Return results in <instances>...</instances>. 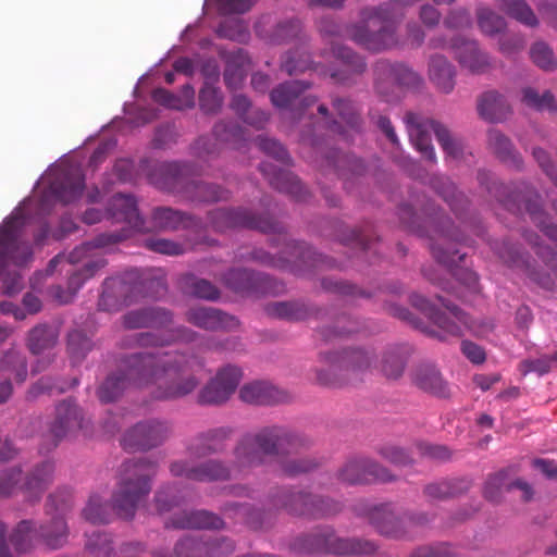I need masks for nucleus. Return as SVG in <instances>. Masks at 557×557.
<instances>
[{"label": "nucleus", "mask_w": 557, "mask_h": 557, "mask_svg": "<svg viewBox=\"0 0 557 557\" xmlns=\"http://www.w3.org/2000/svg\"><path fill=\"white\" fill-rule=\"evenodd\" d=\"M429 78L443 94H450L455 88L456 71L454 65L442 54L431 55L429 60Z\"/></svg>", "instance_id": "40"}, {"label": "nucleus", "mask_w": 557, "mask_h": 557, "mask_svg": "<svg viewBox=\"0 0 557 557\" xmlns=\"http://www.w3.org/2000/svg\"><path fill=\"white\" fill-rule=\"evenodd\" d=\"M39 542L51 549L64 546L69 537V527L62 516L53 517L49 522L38 525Z\"/></svg>", "instance_id": "48"}, {"label": "nucleus", "mask_w": 557, "mask_h": 557, "mask_svg": "<svg viewBox=\"0 0 557 557\" xmlns=\"http://www.w3.org/2000/svg\"><path fill=\"white\" fill-rule=\"evenodd\" d=\"M150 224V226L146 225L148 228L146 232L196 228L199 226L200 221L181 210L170 207H157L151 212Z\"/></svg>", "instance_id": "28"}, {"label": "nucleus", "mask_w": 557, "mask_h": 557, "mask_svg": "<svg viewBox=\"0 0 557 557\" xmlns=\"http://www.w3.org/2000/svg\"><path fill=\"white\" fill-rule=\"evenodd\" d=\"M211 226L218 232L231 228H249L262 233L282 234L284 226L270 215H256L246 208H219L209 212Z\"/></svg>", "instance_id": "14"}, {"label": "nucleus", "mask_w": 557, "mask_h": 557, "mask_svg": "<svg viewBox=\"0 0 557 557\" xmlns=\"http://www.w3.org/2000/svg\"><path fill=\"white\" fill-rule=\"evenodd\" d=\"M175 557H203V536H185L174 547Z\"/></svg>", "instance_id": "62"}, {"label": "nucleus", "mask_w": 557, "mask_h": 557, "mask_svg": "<svg viewBox=\"0 0 557 557\" xmlns=\"http://www.w3.org/2000/svg\"><path fill=\"white\" fill-rule=\"evenodd\" d=\"M202 173L194 162H157L149 180L159 189L182 194L191 201L218 202L231 197V191L220 185L196 181Z\"/></svg>", "instance_id": "5"}, {"label": "nucleus", "mask_w": 557, "mask_h": 557, "mask_svg": "<svg viewBox=\"0 0 557 557\" xmlns=\"http://www.w3.org/2000/svg\"><path fill=\"white\" fill-rule=\"evenodd\" d=\"M269 315L287 321H302L317 313L312 306L300 301H276L267 306Z\"/></svg>", "instance_id": "46"}, {"label": "nucleus", "mask_w": 557, "mask_h": 557, "mask_svg": "<svg viewBox=\"0 0 557 557\" xmlns=\"http://www.w3.org/2000/svg\"><path fill=\"white\" fill-rule=\"evenodd\" d=\"M169 469L173 476L196 482L227 481L234 478V471H244L235 466V460L231 467L221 459H208L198 463L190 460H175L170 463Z\"/></svg>", "instance_id": "17"}, {"label": "nucleus", "mask_w": 557, "mask_h": 557, "mask_svg": "<svg viewBox=\"0 0 557 557\" xmlns=\"http://www.w3.org/2000/svg\"><path fill=\"white\" fill-rule=\"evenodd\" d=\"M368 519L382 535L401 539L407 537L408 530L404 527L403 513H397L392 504H382L368 511Z\"/></svg>", "instance_id": "27"}, {"label": "nucleus", "mask_w": 557, "mask_h": 557, "mask_svg": "<svg viewBox=\"0 0 557 557\" xmlns=\"http://www.w3.org/2000/svg\"><path fill=\"white\" fill-rule=\"evenodd\" d=\"M436 193L448 203L456 215H461L468 206L467 197L457 190L448 178L438 177L433 181Z\"/></svg>", "instance_id": "52"}, {"label": "nucleus", "mask_w": 557, "mask_h": 557, "mask_svg": "<svg viewBox=\"0 0 557 557\" xmlns=\"http://www.w3.org/2000/svg\"><path fill=\"white\" fill-rule=\"evenodd\" d=\"M198 338V333L186 326H178L174 330L172 338H164L163 336L145 332L136 334L133 338L134 345L141 347H159L169 345L172 341H181L185 343L195 342Z\"/></svg>", "instance_id": "49"}, {"label": "nucleus", "mask_w": 557, "mask_h": 557, "mask_svg": "<svg viewBox=\"0 0 557 557\" xmlns=\"http://www.w3.org/2000/svg\"><path fill=\"white\" fill-rule=\"evenodd\" d=\"M310 87L311 83L307 81H288L271 90L270 100L278 109H290L299 100L297 110L299 114H302L308 108L318 102L315 96H302Z\"/></svg>", "instance_id": "22"}, {"label": "nucleus", "mask_w": 557, "mask_h": 557, "mask_svg": "<svg viewBox=\"0 0 557 557\" xmlns=\"http://www.w3.org/2000/svg\"><path fill=\"white\" fill-rule=\"evenodd\" d=\"M221 281L230 290L243 297L277 295L284 290L283 284L270 275L244 268L230 269Z\"/></svg>", "instance_id": "15"}, {"label": "nucleus", "mask_w": 557, "mask_h": 557, "mask_svg": "<svg viewBox=\"0 0 557 557\" xmlns=\"http://www.w3.org/2000/svg\"><path fill=\"white\" fill-rule=\"evenodd\" d=\"M332 107L341 121L331 120L329 131L345 141L352 140L356 134L362 132L363 122L360 109L352 100L343 97H333Z\"/></svg>", "instance_id": "21"}, {"label": "nucleus", "mask_w": 557, "mask_h": 557, "mask_svg": "<svg viewBox=\"0 0 557 557\" xmlns=\"http://www.w3.org/2000/svg\"><path fill=\"white\" fill-rule=\"evenodd\" d=\"M235 546L225 536H203V557H222L231 554Z\"/></svg>", "instance_id": "60"}, {"label": "nucleus", "mask_w": 557, "mask_h": 557, "mask_svg": "<svg viewBox=\"0 0 557 557\" xmlns=\"http://www.w3.org/2000/svg\"><path fill=\"white\" fill-rule=\"evenodd\" d=\"M233 435L230 426H219L198 433L187 445V453L195 458L221 454Z\"/></svg>", "instance_id": "25"}, {"label": "nucleus", "mask_w": 557, "mask_h": 557, "mask_svg": "<svg viewBox=\"0 0 557 557\" xmlns=\"http://www.w3.org/2000/svg\"><path fill=\"white\" fill-rule=\"evenodd\" d=\"M205 360L195 351H143L121 358L119 370L99 385L103 404L115 401L128 386L150 387L156 400H173L191 394L200 383L197 374Z\"/></svg>", "instance_id": "1"}, {"label": "nucleus", "mask_w": 557, "mask_h": 557, "mask_svg": "<svg viewBox=\"0 0 557 557\" xmlns=\"http://www.w3.org/2000/svg\"><path fill=\"white\" fill-rule=\"evenodd\" d=\"M336 479L346 485H366L373 482H394L397 476L369 457L355 456L348 458L337 470Z\"/></svg>", "instance_id": "16"}, {"label": "nucleus", "mask_w": 557, "mask_h": 557, "mask_svg": "<svg viewBox=\"0 0 557 557\" xmlns=\"http://www.w3.org/2000/svg\"><path fill=\"white\" fill-rule=\"evenodd\" d=\"M413 352L409 344H398L388 347L382 357V372L389 380L399 379Z\"/></svg>", "instance_id": "43"}, {"label": "nucleus", "mask_w": 557, "mask_h": 557, "mask_svg": "<svg viewBox=\"0 0 557 557\" xmlns=\"http://www.w3.org/2000/svg\"><path fill=\"white\" fill-rule=\"evenodd\" d=\"M239 397L243 401L250 405H274L284 403L287 399L285 392L263 381L245 384L239 389Z\"/></svg>", "instance_id": "38"}, {"label": "nucleus", "mask_w": 557, "mask_h": 557, "mask_svg": "<svg viewBox=\"0 0 557 557\" xmlns=\"http://www.w3.org/2000/svg\"><path fill=\"white\" fill-rule=\"evenodd\" d=\"M188 323L206 331L234 330L239 325L234 315L213 307H193L185 313Z\"/></svg>", "instance_id": "26"}, {"label": "nucleus", "mask_w": 557, "mask_h": 557, "mask_svg": "<svg viewBox=\"0 0 557 557\" xmlns=\"http://www.w3.org/2000/svg\"><path fill=\"white\" fill-rule=\"evenodd\" d=\"M55 330L47 324H39L30 330L28 335V348L34 355L52 348L57 343Z\"/></svg>", "instance_id": "54"}, {"label": "nucleus", "mask_w": 557, "mask_h": 557, "mask_svg": "<svg viewBox=\"0 0 557 557\" xmlns=\"http://www.w3.org/2000/svg\"><path fill=\"white\" fill-rule=\"evenodd\" d=\"M9 539L17 552H27L36 542H39L38 524L34 520H22L13 529Z\"/></svg>", "instance_id": "51"}, {"label": "nucleus", "mask_w": 557, "mask_h": 557, "mask_svg": "<svg viewBox=\"0 0 557 557\" xmlns=\"http://www.w3.org/2000/svg\"><path fill=\"white\" fill-rule=\"evenodd\" d=\"M85 548L95 557H109L113 550L111 536L107 533L92 532L87 536Z\"/></svg>", "instance_id": "61"}, {"label": "nucleus", "mask_w": 557, "mask_h": 557, "mask_svg": "<svg viewBox=\"0 0 557 557\" xmlns=\"http://www.w3.org/2000/svg\"><path fill=\"white\" fill-rule=\"evenodd\" d=\"M281 70L290 76L305 73L309 70L321 76H330V73L333 71L321 63L312 61L305 45L296 46L282 57Z\"/></svg>", "instance_id": "35"}, {"label": "nucleus", "mask_w": 557, "mask_h": 557, "mask_svg": "<svg viewBox=\"0 0 557 557\" xmlns=\"http://www.w3.org/2000/svg\"><path fill=\"white\" fill-rule=\"evenodd\" d=\"M158 462L147 457L132 458L121 466L117 488L112 495V504L103 503L99 495H91L83 517L92 524L109 523L111 510L123 519H132L138 506L151 491V480L157 474Z\"/></svg>", "instance_id": "3"}, {"label": "nucleus", "mask_w": 557, "mask_h": 557, "mask_svg": "<svg viewBox=\"0 0 557 557\" xmlns=\"http://www.w3.org/2000/svg\"><path fill=\"white\" fill-rule=\"evenodd\" d=\"M172 321V312L161 307L132 310L122 317L123 326L128 330L161 329L171 324Z\"/></svg>", "instance_id": "31"}, {"label": "nucleus", "mask_w": 557, "mask_h": 557, "mask_svg": "<svg viewBox=\"0 0 557 557\" xmlns=\"http://www.w3.org/2000/svg\"><path fill=\"white\" fill-rule=\"evenodd\" d=\"M224 97L219 87L205 82L198 94V102L201 112L207 115L218 114L223 106Z\"/></svg>", "instance_id": "55"}, {"label": "nucleus", "mask_w": 557, "mask_h": 557, "mask_svg": "<svg viewBox=\"0 0 557 557\" xmlns=\"http://www.w3.org/2000/svg\"><path fill=\"white\" fill-rule=\"evenodd\" d=\"M476 110L481 119L491 123L504 122L512 114L508 97L497 90H487L480 95Z\"/></svg>", "instance_id": "34"}, {"label": "nucleus", "mask_w": 557, "mask_h": 557, "mask_svg": "<svg viewBox=\"0 0 557 557\" xmlns=\"http://www.w3.org/2000/svg\"><path fill=\"white\" fill-rule=\"evenodd\" d=\"M450 48L461 67L467 69L469 72L479 74L487 69L488 59L479 49L475 40L456 36L450 41Z\"/></svg>", "instance_id": "29"}, {"label": "nucleus", "mask_w": 557, "mask_h": 557, "mask_svg": "<svg viewBox=\"0 0 557 557\" xmlns=\"http://www.w3.org/2000/svg\"><path fill=\"white\" fill-rule=\"evenodd\" d=\"M392 62L385 59L374 64V89L385 102H395L399 99L398 85L392 75Z\"/></svg>", "instance_id": "45"}, {"label": "nucleus", "mask_w": 557, "mask_h": 557, "mask_svg": "<svg viewBox=\"0 0 557 557\" xmlns=\"http://www.w3.org/2000/svg\"><path fill=\"white\" fill-rule=\"evenodd\" d=\"M107 213L113 222L125 223L127 226L120 231L101 233L94 239L75 247L70 256L72 262H82L94 257V250L127 239L133 231L145 233L148 230L133 195L119 193L112 196L107 207Z\"/></svg>", "instance_id": "6"}, {"label": "nucleus", "mask_w": 557, "mask_h": 557, "mask_svg": "<svg viewBox=\"0 0 557 557\" xmlns=\"http://www.w3.org/2000/svg\"><path fill=\"white\" fill-rule=\"evenodd\" d=\"M157 285L165 292V285L160 280H139L136 271H131L124 276L108 277L102 285L98 307L103 311H119L123 307L133 304L143 294L144 284Z\"/></svg>", "instance_id": "13"}, {"label": "nucleus", "mask_w": 557, "mask_h": 557, "mask_svg": "<svg viewBox=\"0 0 557 557\" xmlns=\"http://www.w3.org/2000/svg\"><path fill=\"white\" fill-rule=\"evenodd\" d=\"M172 434V426L168 421L150 419L136 423L128 429L121 445L129 451H147L162 445Z\"/></svg>", "instance_id": "18"}, {"label": "nucleus", "mask_w": 557, "mask_h": 557, "mask_svg": "<svg viewBox=\"0 0 557 557\" xmlns=\"http://www.w3.org/2000/svg\"><path fill=\"white\" fill-rule=\"evenodd\" d=\"M311 446L307 436L283 425H268L256 432L244 434L233 449L235 466L239 470H250L265 465L267 459L275 458L282 473L289 478L314 470L319 462L314 458L298 457Z\"/></svg>", "instance_id": "2"}, {"label": "nucleus", "mask_w": 557, "mask_h": 557, "mask_svg": "<svg viewBox=\"0 0 557 557\" xmlns=\"http://www.w3.org/2000/svg\"><path fill=\"white\" fill-rule=\"evenodd\" d=\"M250 259L262 265L288 270L297 275H302L311 269L320 268L324 258L317 253L306 243L290 242L280 256H273L263 249H253Z\"/></svg>", "instance_id": "12"}, {"label": "nucleus", "mask_w": 557, "mask_h": 557, "mask_svg": "<svg viewBox=\"0 0 557 557\" xmlns=\"http://www.w3.org/2000/svg\"><path fill=\"white\" fill-rule=\"evenodd\" d=\"M225 517L247 524L253 530H261L264 528V513L247 503H227L223 507Z\"/></svg>", "instance_id": "47"}, {"label": "nucleus", "mask_w": 557, "mask_h": 557, "mask_svg": "<svg viewBox=\"0 0 557 557\" xmlns=\"http://www.w3.org/2000/svg\"><path fill=\"white\" fill-rule=\"evenodd\" d=\"M409 299L414 308L426 314L446 335L458 337L461 334V327L451 322V315L447 309L446 311L437 309L428 298L417 293L411 294Z\"/></svg>", "instance_id": "39"}, {"label": "nucleus", "mask_w": 557, "mask_h": 557, "mask_svg": "<svg viewBox=\"0 0 557 557\" xmlns=\"http://www.w3.org/2000/svg\"><path fill=\"white\" fill-rule=\"evenodd\" d=\"M165 528L173 529H223V519L214 512L201 510H184L174 513L165 522Z\"/></svg>", "instance_id": "33"}, {"label": "nucleus", "mask_w": 557, "mask_h": 557, "mask_svg": "<svg viewBox=\"0 0 557 557\" xmlns=\"http://www.w3.org/2000/svg\"><path fill=\"white\" fill-rule=\"evenodd\" d=\"M437 300L442 304V306L447 309L451 315V322H455L457 325L461 327V336L463 334V330H468L475 336H486L494 330V323L488 319H472L465 311L459 309L456 305H453L450 301L446 300L442 296H437Z\"/></svg>", "instance_id": "42"}, {"label": "nucleus", "mask_w": 557, "mask_h": 557, "mask_svg": "<svg viewBox=\"0 0 557 557\" xmlns=\"http://www.w3.org/2000/svg\"><path fill=\"white\" fill-rule=\"evenodd\" d=\"M243 372L240 368L227 364L221 368L198 393L197 401L200 405H221L235 393Z\"/></svg>", "instance_id": "19"}, {"label": "nucleus", "mask_w": 557, "mask_h": 557, "mask_svg": "<svg viewBox=\"0 0 557 557\" xmlns=\"http://www.w3.org/2000/svg\"><path fill=\"white\" fill-rule=\"evenodd\" d=\"M404 121L410 141L426 160L431 162L436 160L435 150L431 141V131L434 132L438 144L447 156L454 159L461 157L462 145L460 140L453 137L445 125L414 112H407Z\"/></svg>", "instance_id": "10"}, {"label": "nucleus", "mask_w": 557, "mask_h": 557, "mask_svg": "<svg viewBox=\"0 0 557 557\" xmlns=\"http://www.w3.org/2000/svg\"><path fill=\"white\" fill-rule=\"evenodd\" d=\"M25 216L18 212L7 218L0 225V277L4 274L3 285L7 294H15L22 288L21 276L9 271L11 265L23 267L33 257L32 246L22 239Z\"/></svg>", "instance_id": "8"}, {"label": "nucleus", "mask_w": 557, "mask_h": 557, "mask_svg": "<svg viewBox=\"0 0 557 557\" xmlns=\"http://www.w3.org/2000/svg\"><path fill=\"white\" fill-rule=\"evenodd\" d=\"M1 367L3 370L12 371L18 382H24L27 376L26 358L18 351H8L1 360Z\"/></svg>", "instance_id": "64"}, {"label": "nucleus", "mask_w": 557, "mask_h": 557, "mask_svg": "<svg viewBox=\"0 0 557 557\" xmlns=\"http://www.w3.org/2000/svg\"><path fill=\"white\" fill-rule=\"evenodd\" d=\"M326 162L327 165L334 168L338 176L345 181L349 180L350 176H361L366 171L364 163L361 159L354 154L339 151H332V153L326 157Z\"/></svg>", "instance_id": "50"}, {"label": "nucleus", "mask_w": 557, "mask_h": 557, "mask_svg": "<svg viewBox=\"0 0 557 557\" xmlns=\"http://www.w3.org/2000/svg\"><path fill=\"white\" fill-rule=\"evenodd\" d=\"M85 188V176L79 168L69 166L58 171L49 185L50 194L63 203L78 199Z\"/></svg>", "instance_id": "24"}, {"label": "nucleus", "mask_w": 557, "mask_h": 557, "mask_svg": "<svg viewBox=\"0 0 557 557\" xmlns=\"http://www.w3.org/2000/svg\"><path fill=\"white\" fill-rule=\"evenodd\" d=\"M488 145L494 153L504 162L512 158V144L508 137L497 129H491L487 134Z\"/></svg>", "instance_id": "63"}, {"label": "nucleus", "mask_w": 557, "mask_h": 557, "mask_svg": "<svg viewBox=\"0 0 557 557\" xmlns=\"http://www.w3.org/2000/svg\"><path fill=\"white\" fill-rule=\"evenodd\" d=\"M290 547L297 554L308 555H370L376 550L373 542L338 537L331 527L296 537Z\"/></svg>", "instance_id": "9"}, {"label": "nucleus", "mask_w": 557, "mask_h": 557, "mask_svg": "<svg viewBox=\"0 0 557 557\" xmlns=\"http://www.w3.org/2000/svg\"><path fill=\"white\" fill-rule=\"evenodd\" d=\"M478 25L480 29L488 35L502 32L505 27L504 18L488 8L480 7L476 10Z\"/></svg>", "instance_id": "58"}, {"label": "nucleus", "mask_w": 557, "mask_h": 557, "mask_svg": "<svg viewBox=\"0 0 557 557\" xmlns=\"http://www.w3.org/2000/svg\"><path fill=\"white\" fill-rule=\"evenodd\" d=\"M519 466H509L490 473L483 485V497L493 504H500L512 491L522 490Z\"/></svg>", "instance_id": "23"}, {"label": "nucleus", "mask_w": 557, "mask_h": 557, "mask_svg": "<svg viewBox=\"0 0 557 557\" xmlns=\"http://www.w3.org/2000/svg\"><path fill=\"white\" fill-rule=\"evenodd\" d=\"M215 141L231 144L239 147L246 140L245 129L234 121L220 120L212 127Z\"/></svg>", "instance_id": "53"}, {"label": "nucleus", "mask_w": 557, "mask_h": 557, "mask_svg": "<svg viewBox=\"0 0 557 557\" xmlns=\"http://www.w3.org/2000/svg\"><path fill=\"white\" fill-rule=\"evenodd\" d=\"M91 341L82 331L74 330L67 336V350L74 362H79L91 349Z\"/></svg>", "instance_id": "59"}, {"label": "nucleus", "mask_w": 557, "mask_h": 557, "mask_svg": "<svg viewBox=\"0 0 557 557\" xmlns=\"http://www.w3.org/2000/svg\"><path fill=\"white\" fill-rule=\"evenodd\" d=\"M410 379L414 386L425 393L436 397H447L449 395L448 383L434 363H418L411 370Z\"/></svg>", "instance_id": "30"}, {"label": "nucleus", "mask_w": 557, "mask_h": 557, "mask_svg": "<svg viewBox=\"0 0 557 557\" xmlns=\"http://www.w3.org/2000/svg\"><path fill=\"white\" fill-rule=\"evenodd\" d=\"M392 75L398 88L419 89L423 85V78L411 67L403 63H392Z\"/></svg>", "instance_id": "57"}, {"label": "nucleus", "mask_w": 557, "mask_h": 557, "mask_svg": "<svg viewBox=\"0 0 557 557\" xmlns=\"http://www.w3.org/2000/svg\"><path fill=\"white\" fill-rule=\"evenodd\" d=\"M54 465L51 461H42L37 465L26 476L21 490L29 500L38 499L48 488L53 479Z\"/></svg>", "instance_id": "44"}, {"label": "nucleus", "mask_w": 557, "mask_h": 557, "mask_svg": "<svg viewBox=\"0 0 557 557\" xmlns=\"http://www.w3.org/2000/svg\"><path fill=\"white\" fill-rule=\"evenodd\" d=\"M107 260L103 257L92 258L87 261L79 270L71 273L67 280V289L64 292L61 286L52 288L53 297L60 304H67L83 287L86 281L92 278L101 269L107 265Z\"/></svg>", "instance_id": "32"}, {"label": "nucleus", "mask_w": 557, "mask_h": 557, "mask_svg": "<svg viewBox=\"0 0 557 557\" xmlns=\"http://www.w3.org/2000/svg\"><path fill=\"white\" fill-rule=\"evenodd\" d=\"M320 360L329 364L330 370L317 371L318 383L341 387L362 382L372 368L375 354L372 349L350 347L341 351L321 352Z\"/></svg>", "instance_id": "7"}, {"label": "nucleus", "mask_w": 557, "mask_h": 557, "mask_svg": "<svg viewBox=\"0 0 557 557\" xmlns=\"http://www.w3.org/2000/svg\"><path fill=\"white\" fill-rule=\"evenodd\" d=\"M471 486L468 478L442 479L426 484L423 495L431 500H445L468 492Z\"/></svg>", "instance_id": "41"}, {"label": "nucleus", "mask_w": 557, "mask_h": 557, "mask_svg": "<svg viewBox=\"0 0 557 557\" xmlns=\"http://www.w3.org/2000/svg\"><path fill=\"white\" fill-rule=\"evenodd\" d=\"M89 421L84 418L82 409L71 399L58 404L55 417L50 426V433L54 438V446L66 437L75 435L79 431L86 432Z\"/></svg>", "instance_id": "20"}, {"label": "nucleus", "mask_w": 557, "mask_h": 557, "mask_svg": "<svg viewBox=\"0 0 557 557\" xmlns=\"http://www.w3.org/2000/svg\"><path fill=\"white\" fill-rule=\"evenodd\" d=\"M318 30L326 44L331 45L333 57L338 60L343 67L330 73V77L339 85L350 86L356 78L367 70L366 60L349 47L334 41L341 35V26L331 17H322L318 22Z\"/></svg>", "instance_id": "11"}, {"label": "nucleus", "mask_w": 557, "mask_h": 557, "mask_svg": "<svg viewBox=\"0 0 557 557\" xmlns=\"http://www.w3.org/2000/svg\"><path fill=\"white\" fill-rule=\"evenodd\" d=\"M398 215L411 232L428 238L430 251L440 264L451 270L457 261L463 260L466 255L457 246L466 243V238L432 201H419L414 207L404 203L398 208Z\"/></svg>", "instance_id": "4"}, {"label": "nucleus", "mask_w": 557, "mask_h": 557, "mask_svg": "<svg viewBox=\"0 0 557 557\" xmlns=\"http://www.w3.org/2000/svg\"><path fill=\"white\" fill-rule=\"evenodd\" d=\"M259 170L273 188L288 194L297 200L305 198L306 190L304 186L290 171L277 169L270 162H262Z\"/></svg>", "instance_id": "37"}, {"label": "nucleus", "mask_w": 557, "mask_h": 557, "mask_svg": "<svg viewBox=\"0 0 557 557\" xmlns=\"http://www.w3.org/2000/svg\"><path fill=\"white\" fill-rule=\"evenodd\" d=\"M343 509V505L329 497H322L318 495L311 496V500L308 507L307 518L311 519H323L339 513Z\"/></svg>", "instance_id": "56"}, {"label": "nucleus", "mask_w": 557, "mask_h": 557, "mask_svg": "<svg viewBox=\"0 0 557 557\" xmlns=\"http://www.w3.org/2000/svg\"><path fill=\"white\" fill-rule=\"evenodd\" d=\"M312 494L293 486H282L271 495V503L289 515L307 517Z\"/></svg>", "instance_id": "36"}]
</instances>
